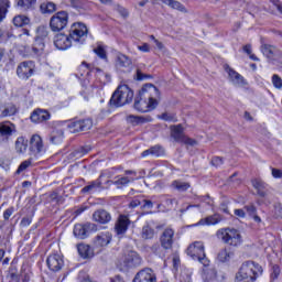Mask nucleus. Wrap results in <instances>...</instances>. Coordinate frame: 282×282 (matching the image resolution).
Instances as JSON below:
<instances>
[{
    "label": "nucleus",
    "mask_w": 282,
    "mask_h": 282,
    "mask_svg": "<svg viewBox=\"0 0 282 282\" xmlns=\"http://www.w3.org/2000/svg\"><path fill=\"white\" fill-rule=\"evenodd\" d=\"M72 41L83 45L87 41V26L83 23H74L70 26L69 34L57 33L54 36V45L57 50H69Z\"/></svg>",
    "instance_id": "f257e3e1"
},
{
    "label": "nucleus",
    "mask_w": 282,
    "mask_h": 282,
    "mask_svg": "<svg viewBox=\"0 0 282 282\" xmlns=\"http://www.w3.org/2000/svg\"><path fill=\"white\" fill-rule=\"evenodd\" d=\"M160 90L153 84L144 85L139 95L134 98V109L141 113H147V111H153L158 108L160 101Z\"/></svg>",
    "instance_id": "f03ea898"
},
{
    "label": "nucleus",
    "mask_w": 282,
    "mask_h": 282,
    "mask_svg": "<svg viewBox=\"0 0 282 282\" xmlns=\"http://www.w3.org/2000/svg\"><path fill=\"white\" fill-rule=\"evenodd\" d=\"M263 275V267L254 261H246L236 274L237 282H256Z\"/></svg>",
    "instance_id": "7ed1b4c3"
},
{
    "label": "nucleus",
    "mask_w": 282,
    "mask_h": 282,
    "mask_svg": "<svg viewBox=\"0 0 282 282\" xmlns=\"http://www.w3.org/2000/svg\"><path fill=\"white\" fill-rule=\"evenodd\" d=\"M132 101L133 90L127 85H119L109 100V106L118 109V107H124V105Z\"/></svg>",
    "instance_id": "20e7f679"
},
{
    "label": "nucleus",
    "mask_w": 282,
    "mask_h": 282,
    "mask_svg": "<svg viewBox=\"0 0 282 282\" xmlns=\"http://www.w3.org/2000/svg\"><path fill=\"white\" fill-rule=\"evenodd\" d=\"M188 257H192L194 261H199L202 265H210V260L206 258V251L204 249V242L195 241L193 245H189L187 248Z\"/></svg>",
    "instance_id": "39448f33"
},
{
    "label": "nucleus",
    "mask_w": 282,
    "mask_h": 282,
    "mask_svg": "<svg viewBox=\"0 0 282 282\" xmlns=\"http://www.w3.org/2000/svg\"><path fill=\"white\" fill-rule=\"evenodd\" d=\"M217 237L229 246H239L241 243V234L237 229H220L217 231Z\"/></svg>",
    "instance_id": "423d86ee"
},
{
    "label": "nucleus",
    "mask_w": 282,
    "mask_h": 282,
    "mask_svg": "<svg viewBox=\"0 0 282 282\" xmlns=\"http://www.w3.org/2000/svg\"><path fill=\"white\" fill-rule=\"evenodd\" d=\"M67 23H69V14L66 11H59L51 18L50 28L52 32H61L67 28Z\"/></svg>",
    "instance_id": "0eeeda50"
},
{
    "label": "nucleus",
    "mask_w": 282,
    "mask_h": 282,
    "mask_svg": "<svg viewBox=\"0 0 282 282\" xmlns=\"http://www.w3.org/2000/svg\"><path fill=\"white\" fill-rule=\"evenodd\" d=\"M98 230V226L94 223H85V224H76L74 226V236L77 239H87L90 232H96Z\"/></svg>",
    "instance_id": "6e6552de"
},
{
    "label": "nucleus",
    "mask_w": 282,
    "mask_h": 282,
    "mask_svg": "<svg viewBox=\"0 0 282 282\" xmlns=\"http://www.w3.org/2000/svg\"><path fill=\"white\" fill-rule=\"evenodd\" d=\"M171 137L175 140V142L188 144L189 147H195L197 143L195 140L184 135V127H182V124L171 126Z\"/></svg>",
    "instance_id": "1a4fd4ad"
},
{
    "label": "nucleus",
    "mask_w": 282,
    "mask_h": 282,
    "mask_svg": "<svg viewBox=\"0 0 282 282\" xmlns=\"http://www.w3.org/2000/svg\"><path fill=\"white\" fill-rule=\"evenodd\" d=\"M34 68L35 65L32 61H25L20 63L17 67L18 78H20L21 80H29L30 78H32V76H34Z\"/></svg>",
    "instance_id": "9d476101"
},
{
    "label": "nucleus",
    "mask_w": 282,
    "mask_h": 282,
    "mask_svg": "<svg viewBox=\"0 0 282 282\" xmlns=\"http://www.w3.org/2000/svg\"><path fill=\"white\" fill-rule=\"evenodd\" d=\"M129 226H131V219L127 215H119L115 223V234L118 239H122L127 231L129 230Z\"/></svg>",
    "instance_id": "9b49d317"
},
{
    "label": "nucleus",
    "mask_w": 282,
    "mask_h": 282,
    "mask_svg": "<svg viewBox=\"0 0 282 282\" xmlns=\"http://www.w3.org/2000/svg\"><path fill=\"white\" fill-rule=\"evenodd\" d=\"M29 151L34 158H39V155L45 153V144H43V138H41V135L33 134L31 137Z\"/></svg>",
    "instance_id": "f8f14e48"
},
{
    "label": "nucleus",
    "mask_w": 282,
    "mask_h": 282,
    "mask_svg": "<svg viewBox=\"0 0 282 282\" xmlns=\"http://www.w3.org/2000/svg\"><path fill=\"white\" fill-rule=\"evenodd\" d=\"M12 133H17V126L10 121L0 122V142H9Z\"/></svg>",
    "instance_id": "ddd939ff"
},
{
    "label": "nucleus",
    "mask_w": 282,
    "mask_h": 282,
    "mask_svg": "<svg viewBox=\"0 0 282 282\" xmlns=\"http://www.w3.org/2000/svg\"><path fill=\"white\" fill-rule=\"evenodd\" d=\"M123 263L127 268H138V265H142V258L138 252L128 250L124 251Z\"/></svg>",
    "instance_id": "4468645a"
},
{
    "label": "nucleus",
    "mask_w": 282,
    "mask_h": 282,
    "mask_svg": "<svg viewBox=\"0 0 282 282\" xmlns=\"http://www.w3.org/2000/svg\"><path fill=\"white\" fill-rule=\"evenodd\" d=\"M46 265L48 269H51L52 272H59V270H63V267L65 265L63 256L58 253L48 256L46 260Z\"/></svg>",
    "instance_id": "2eb2a0df"
},
{
    "label": "nucleus",
    "mask_w": 282,
    "mask_h": 282,
    "mask_svg": "<svg viewBox=\"0 0 282 282\" xmlns=\"http://www.w3.org/2000/svg\"><path fill=\"white\" fill-rule=\"evenodd\" d=\"M132 282H158V276L151 268H145L135 274Z\"/></svg>",
    "instance_id": "dca6fc26"
},
{
    "label": "nucleus",
    "mask_w": 282,
    "mask_h": 282,
    "mask_svg": "<svg viewBox=\"0 0 282 282\" xmlns=\"http://www.w3.org/2000/svg\"><path fill=\"white\" fill-rule=\"evenodd\" d=\"M173 237H175V231L173 229H164L160 237V243L164 250H171V248H173Z\"/></svg>",
    "instance_id": "f3484780"
},
{
    "label": "nucleus",
    "mask_w": 282,
    "mask_h": 282,
    "mask_svg": "<svg viewBox=\"0 0 282 282\" xmlns=\"http://www.w3.org/2000/svg\"><path fill=\"white\" fill-rule=\"evenodd\" d=\"M133 65V62L130 59L129 56L119 53L116 57V67L117 69H120L121 72H129Z\"/></svg>",
    "instance_id": "a211bd4d"
},
{
    "label": "nucleus",
    "mask_w": 282,
    "mask_h": 282,
    "mask_svg": "<svg viewBox=\"0 0 282 282\" xmlns=\"http://www.w3.org/2000/svg\"><path fill=\"white\" fill-rule=\"evenodd\" d=\"M111 239H113V235L109 231L100 232L94 239L95 248H105L111 243Z\"/></svg>",
    "instance_id": "6ab92c4d"
},
{
    "label": "nucleus",
    "mask_w": 282,
    "mask_h": 282,
    "mask_svg": "<svg viewBox=\"0 0 282 282\" xmlns=\"http://www.w3.org/2000/svg\"><path fill=\"white\" fill-rule=\"evenodd\" d=\"M224 68H225V72H227L228 77L232 83V85H237V86L246 85V79L243 78V76H241V74L237 73L235 69L228 66V64H226Z\"/></svg>",
    "instance_id": "aec40b11"
},
{
    "label": "nucleus",
    "mask_w": 282,
    "mask_h": 282,
    "mask_svg": "<svg viewBox=\"0 0 282 282\" xmlns=\"http://www.w3.org/2000/svg\"><path fill=\"white\" fill-rule=\"evenodd\" d=\"M131 182H135V177L133 176H116L113 181H107V184L111 186H116L117 188H124V186H129Z\"/></svg>",
    "instance_id": "412c9836"
},
{
    "label": "nucleus",
    "mask_w": 282,
    "mask_h": 282,
    "mask_svg": "<svg viewBox=\"0 0 282 282\" xmlns=\"http://www.w3.org/2000/svg\"><path fill=\"white\" fill-rule=\"evenodd\" d=\"M200 276L204 282L217 281V270L210 265H203Z\"/></svg>",
    "instance_id": "4be33fe9"
},
{
    "label": "nucleus",
    "mask_w": 282,
    "mask_h": 282,
    "mask_svg": "<svg viewBox=\"0 0 282 282\" xmlns=\"http://www.w3.org/2000/svg\"><path fill=\"white\" fill-rule=\"evenodd\" d=\"M93 219L97 224H109L111 221V214L105 209H97L93 214Z\"/></svg>",
    "instance_id": "5701e85b"
},
{
    "label": "nucleus",
    "mask_w": 282,
    "mask_h": 282,
    "mask_svg": "<svg viewBox=\"0 0 282 282\" xmlns=\"http://www.w3.org/2000/svg\"><path fill=\"white\" fill-rule=\"evenodd\" d=\"M47 120H50V112L47 110L37 109L31 115L32 122H47Z\"/></svg>",
    "instance_id": "b1692460"
},
{
    "label": "nucleus",
    "mask_w": 282,
    "mask_h": 282,
    "mask_svg": "<svg viewBox=\"0 0 282 282\" xmlns=\"http://www.w3.org/2000/svg\"><path fill=\"white\" fill-rule=\"evenodd\" d=\"M149 155H152V158H160L164 155V148L160 145H154L141 153V158H149Z\"/></svg>",
    "instance_id": "393cba45"
},
{
    "label": "nucleus",
    "mask_w": 282,
    "mask_h": 282,
    "mask_svg": "<svg viewBox=\"0 0 282 282\" xmlns=\"http://www.w3.org/2000/svg\"><path fill=\"white\" fill-rule=\"evenodd\" d=\"M252 186H253V188H256V191L260 197H265V195H268V184H265V182H263L259 178H254L252 181Z\"/></svg>",
    "instance_id": "a878e982"
},
{
    "label": "nucleus",
    "mask_w": 282,
    "mask_h": 282,
    "mask_svg": "<svg viewBox=\"0 0 282 282\" xmlns=\"http://www.w3.org/2000/svg\"><path fill=\"white\" fill-rule=\"evenodd\" d=\"M65 140V132L63 129H54L50 134L51 144H62Z\"/></svg>",
    "instance_id": "bb28decb"
},
{
    "label": "nucleus",
    "mask_w": 282,
    "mask_h": 282,
    "mask_svg": "<svg viewBox=\"0 0 282 282\" xmlns=\"http://www.w3.org/2000/svg\"><path fill=\"white\" fill-rule=\"evenodd\" d=\"M221 221V216L219 214H214L204 219H200L196 226H215Z\"/></svg>",
    "instance_id": "cd10ccee"
},
{
    "label": "nucleus",
    "mask_w": 282,
    "mask_h": 282,
    "mask_svg": "<svg viewBox=\"0 0 282 282\" xmlns=\"http://www.w3.org/2000/svg\"><path fill=\"white\" fill-rule=\"evenodd\" d=\"M77 252L79 257H82V259H90V257H94V251L91 250V247H89V245H77Z\"/></svg>",
    "instance_id": "c85d7f7f"
},
{
    "label": "nucleus",
    "mask_w": 282,
    "mask_h": 282,
    "mask_svg": "<svg viewBox=\"0 0 282 282\" xmlns=\"http://www.w3.org/2000/svg\"><path fill=\"white\" fill-rule=\"evenodd\" d=\"M171 188L177 191L178 193H186L191 188V183L184 182L182 180H175L171 183Z\"/></svg>",
    "instance_id": "c756f323"
},
{
    "label": "nucleus",
    "mask_w": 282,
    "mask_h": 282,
    "mask_svg": "<svg viewBox=\"0 0 282 282\" xmlns=\"http://www.w3.org/2000/svg\"><path fill=\"white\" fill-rule=\"evenodd\" d=\"M28 151V139L25 137H19L15 140V152L23 154Z\"/></svg>",
    "instance_id": "7c9ffc66"
},
{
    "label": "nucleus",
    "mask_w": 282,
    "mask_h": 282,
    "mask_svg": "<svg viewBox=\"0 0 282 282\" xmlns=\"http://www.w3.org/2000/svg\"><path fill=\"white\" fill-rule=\"evenodd\" d=\"M261 52H262L263 56H265L267 58H274V56L276 54V47H274L270 44H262Z\"/></svg>",
    "instance_id": "2f4dec72"
},
{
    "label": "nucleus",
    "mask_w": 282,
    "mask_h": 282,
    "mask_svg": "<svg viewBox=\"0 0 282 282\" xmlns=\"http://www.w3.org/2000/svg\"><path fill=\"white\" fill-rule=\"evenodd\" d=\"M100 186H102V181L99 178L88 183L87 186H85L84 188H82V193L87 194V193H91L93 191H96V188H100Z\"/></svg>",
    "instance_id": "473e14b6"
},
{
    "label": "nucleus",
    "mask_w": 282,
    "mask_h": 282,
    "mask_svg": "<svg viewBox=\"0 0 282 282\" xmlns=\"http://www.w3.org/2000/svg\"><path fill=\"white\" fill-rule=\"evenodd\" d=\"M40 10L42 14H52V12H56V4L54 2H43Z\"/></svg>",
    "instance_id": "72a5a7b5"
},
{
    "label": "nucleus",
    "mask_w": 282,
    "mask_h": 282,
    "mask_svg": "<svg viewBox=\"0 0 282 282\" xmlns=\"http://www.w3.org/2000/svg\"><path fill=\"white\" fill-rule=\"evenodd\" d=\"M33 52L36 56H41L45 52V42L42 39H36L33 44Z\"/></svg>",
    "instance_id": "f704fd0d"
},
{
    "label": "nucleus",
    "mask_w": 282,
    "mask_h": 282,
    "mask_svg": "<svg viewBox=\"0 0 282 282\" xmlns=\"http://www.w3.org/2000/svg\"><path fill=\"white\" fill-rule=\"evenodd\" d=\"M162 3H165V6H169L173 10H178L180 12H184L185 8L182 2L177 0H161Z\"/></svg>",
    "instance_id": "c9c22d12"
},
{
    "label": "nucleus",
    "mask_w": 282,
    "mask_h": 282,
    "mask_svg": "<svg viewBox=\"0 0 282 282\" xmlns=\"http://www.w3.org/2000/svg\"><path fill=\"white\" fill-rule=\"evenodd\" d=\"M127 122H129L130 124H133V127H138V124H144V122H147V119L140 116L129 115L127 117Z\"/></svg>",
    "instance_id": "e433bc0d"
},
{
    "label": "nucleus",
    "mask_w": 282,
    "mask_h": 282,
    "mask_svg": "<svg viewBox=\"0 0 282 282\" xmlns=\"http://www.w3.org/2000/svg\"><path fill=\"white\" fill-rule=\"evenodd\" d=\"M10 8V0H0V23L3 22Z\"/></svg>",
    "instance_id": "4c0bfd02"
},
{
    "label": "nucleus",
    "mask_w": 282,
    "mask_h": 282,
    "mask_svg": "<svg viewBox=\"0 0 282 282\" xmlns=\"http://www.w3.org/2000/svg\"><path fill=\"white\" fill-rule=\"evenodd\" d=\"M30 23V18L25 15H17L13 18V25L15 28H23V25H28Z\"/></svg>",
    "instance_id": "58836bf2"
},
{
    "label": "nucleus",
    "mask_w": 282,
    "mask_h": 282,
    "mask_svg": "<svg viewBox=\"0 0 282 282\" xmlns=\"http://www.w3.org/2000/svg\"><path fill=\"white\" fill-rule=\"evenodd\" d=\"M151 252H153V254H156V257H160L161 259H164V257H166V249H163L160 243L152 245Z\"/></svg>",
    "instance_id": "ea45409f"
},
{
    "label": "nucleus",
    "mask_w": 282,
    "mask_h": 282,
    "mask_svg": "<svg viewBox=\"0 0 282 282\" xmlns=\"http://www.w3.org/2000/svg\"><path fill=\"white\" fill-rule=\"evenodd\" d=\"M154 235H155V231L153 230V228H151V226L145 225L142 227V231H141L142 239H153Z\"/></svg>",
    "instance_id": "a19ab883"
},
{
    "label": "nucleus",
    "mask_w": 282,
    "mask_h": 282,
    "mask_svg": "<svg viewBox=\"0 0 282 282\" xmlns=\"http://www.w3.org/2000/svg\"><path fill=\"white\" fill-rule=\"evenodd\" d=\"M36 3V0H19L17 6L20 10H30Z\"/></svg>",
    "instance_id": "79ce46f5"
},
{
    "label": "nucleus",
    "mask_w": 282,
    "mask_h": 282,
    "mask_svg": "<svg viewBox=\"0 0 282 282\" xmlns=\"http://www.w3.org/2000/svg\"><path fill=\"white\" fill-rule=\"evenodd\" d=\"M70 8L75 10H85L87 8V0H70Z\"/></svg>",
    "instance_id": "37998d69"
},
{
    "label": "nucleus",
    "mask_w": 282,
    "mask_h": 282,
    "mask_svg": "<svg viewBox=\"0 0 282 282\" xmlns=\"http://www.w3.org/2000/svg\"><path fill=\"white\" fill-rule=\"evenodd\" d=\"M19 111L17 109V106L14 104H8L2 111V116L8 117V116H14Z\"/></svg>",
    "instance_id": "c03bdc74"
},
{
    "label": "nucleus",
    "mask_w": 282,
    "mask_h": 282,
    "mask_svg": "<svg viewBox=\"0 0 282 282\" xmlns=\"http://www.w3.org/2000/svg\"><path fill=\"white\" fill-rule=\"evenodd\" d=\"M230 257H232V252L228 251V249H223L218 253V260L223 263H226V261H230Z\"/></svg>",
    "instance_id": "a18cd8bd"
},
{
    "label": "nucleus",
    "mask_w": 282,
    "mask_h": 282,
    "mask_svg": "<svg viewBox=\"0 0 282 282\" xmlns=\"http://www.w3.org/2000/svg\"><path fill=\"white\" fill-rule=\"evenodd\" d=\"M272 85L275 89H282V78L278 74L272 75Z\"/></svg>",
    "instance_id": "49530a36"
},
{
    "label": "nucleus",
    "mask_w": 282,
    "mask_h": 282,
    "mask_svg": "<svg viewBox=\"0 0 282 282\" xmlns=\"http://www.w3.org/2000/svg\"><path fill=\"white\" fill-rule=\"evenodd\" d=\"M79 122L82 124V131H89V129L94 127V121H91V119H83L79 120Z\"/></svg>",
    "instance_id": "de8ad7c7"
},
{
    "label": "nucleus",
    "mask_w": 282,
    "mask_h": 282,
    "mask_svg": "<svg viewBox=\"0 0 282 282\" xmlns=\"http://www.w3.org/2000/svg\"><path fill=\"white\" fill-rule=\"evenodd\" d=\"M160 118L165 122H177V117H175L173 113L163 112Z\"/></svg>",
    "instance_id": "09e8293b"
},
{
    "label": "nucleus",
    "mask_w": 282,
    "mask_h": 282,
    "mask_svg": "<svg viewBox=\"0 0 282 282\" xmlns=\"http://www.w3.org/2000/svg\"><path fill=\"white\" fill-rule=\"evenodd\" d=\"M30 166H32V159H29V160H25L23 161L18 170H17V173H23V171H26L28 169H30Z\"/></svg>",
    "instance_id": "8fccbe9b"
},
{
    "label": "nucleus",
    "mask_w": 282,
    "mask_h": 282,
    "mask_svg": "<svg viewBox=\"0 0 282 282\" xmlns=\"http://www.w3.org/2000/svg\"><path fill=\"white\" fill-rule=\"evenodd\" d=\"M95 54L99 57L102 58V61H107V51L102 46H97L94 48Z\"/></svg>",
    "instance_id": "3c124183"
},
{
    "label": "nucleus",
    "mask_w": 282,
    "mask_h": 282,
    "mask_svg": "<svg viewBox=\"0 0 282 282\" xmlns=\"http://www.w3.org/2000/svg\"><path fill=\"white\" fill-rule=\"evenodd\" d=\"M69 129H72V133H78L80 131H83V126L80 123V120L79 121H74L69 124Z\"/></svg>",
    "instance_id": "603ef678"
},
{
    "label": "nucleus",
    "mask_w": 282,
    "mask_h": 282,
    "mask_svg": "<svg viewBox=\"0 0 282 282\" xmlns=\"http://www.w3.org/2000/svg\"><path fill=\"white\" fill-rule=\"evenodd\" d=\"M112 8H113V10L119 12V14H121L124 19H127V17H129V11H127L124 9V7L115 3V4H112Z\"/></svg>",
    "instance_id": "864d4df0"
},
{
    "label": "nucleus",
    "mask_w": 282,
    "mask_h": 282,
    "mask_svg": "<svg viewBox=\"0 0 282 282\" xmlns=\"http://www.w3.org/2000/svg\"><path fill=\"white\" fill-rule=\"evenodd\" d=\"M279 274H281V267L274 264L271 271V281H276V279H279Z\"/></svg>",
    "instance_id": "5fc2aeb1"
},
{
    "label": "nucleus",
    "mask_w": 282,
    "mask_h": 282,
    "mask_svg": "<svg viewBox=\"0 0 282 282\" xmlns=\"http://www.w3.org/2000/svg\"><path fill=\"white\" fill-rule=\"evenodd\" d=\"M50 34L46 26H39L37 28V39H46V36Z\"/></svg>",
    "instance_id": "6e6d98bb"
},
{
    "label": "nucleus",
    "mask_w": 282,
    "mask_h": 282,
    "mask_svg": "<svg viewBox=\"0 0 282 282\" xmlns=\"http://www.w3.org/2000/svg\"><path fill=\"white\" fill-rule=\"evenodd\" d=\"M180 281L181 282H191L192 281L191 272L183 270L180 275Z\"/></svg>",
    "instance_id": "4d7b16f0"
},
{
    "label": "nucleus",
    "mask_w": 282,
    "mask_h": 282,
    "mask_svg": "<svg viewBox=\"0 0 282 282\" xmlns=\"http://www.w3.org/2000/svg\"><path fill=\"white\" fill-rule=\"evenodd\" d=\"M11 36H12V33L6 32V30L0 28V43H3L6 39H11Z\"/></svg>",
    "instance_id": "13d9d810"
},
{
    "label": "nucleus",
    "mask_w": 282,
    "mask_h": 282,
    "mask_svg": "<svg viewBox=\"0 0 282 282\" xmlns=\"http://www.w3.org/2000/svg\"><path fill=\"white\" fill-rule=\"evenodd\" d=\"M141 208L151 210V208H153V202L149 200V199H142L141 200Z\"/></svg>",
    "instance_id": "bf43d9fd"
},
{
    "label": "nucleus",
    "mask_w": 282,
    "mask_h": 282,
    "mask_svg": "<svg viewBox=\"0 0 282 282\" xmlns=\"http://www.w3.org/2000/svg\"><path fill=\"white\" fill-rule=\"evenodd\" d=\"M243 208H245L246 213H248V215L250 217H252L253 215L257 214V207H254V205H247Z\"/></svg>",
    "instance_id": "052dcab7"
},
{
    "label": "nucleus",
    "mask_w": 282,
    "mask_h": 282,
    "mask_svg": "<svg viewBox=\"0 0 282 282\" xmlns=\"http://www.w3.org/2000/svg\"><path fill=\"white\" fill-rule=\"evenodd\" d=\"M12 215H14V207H9L3 213V219L6 221H8V219H10V217H12Z\"/></svg>",
    "instance_id": "680f3d73"
},
{
    "label": "nucleus",
    "mask_w": 282,
    "mask_h": 282,
    "mask_svg": "<svg viewBox=\"0 0 282 282\" xmlns=\"http://www.w3.org/2000/svg\"><path fill=\"white\" fill-rule=\"evenodd\" d=\"M90 150H91L90 148L82 147V148H79V149H77V150L75 151V155H78V154H79L80 156L87 155V153H89Z\"/></svg>",
    "instance_id": "e2e57ef3"
},
{
    "label": "nucleus",
    "mask_w": 282,
    "mask_h": 282,
    "mask_svg": "<svg viewBox=\"0 0 282 282\" xmlns=\"http://www.w3.org/2000/svg\"><path fill=\"white\" fill-rule=\"evenodd\" d=\"M212 164L213 166H221L224 164V159L223 158H219V156H215L212 159Z\"/></svg>",
    "instance_id": "0e129e2a"
},
{
    "label": "nucleus",
    "mask_w": 282,
    "mask_h": 282,
    "mask_svg": "<svg viewBox=\"0 0 282 282\" xmlns=\"http://www.w3.org/2000/svg\"><path fill=\"white\" fill-rule=\"evenodd\" d=\"M30 224H32V216L23 217V218L21 219V223H20V225H21L23 228L30 226Z\"/></svg>",
    "instance_id": "69168bd1"
},
{
    "label": "nucleus",
    "mask_w": 282,
    "mask_h": 282,
    "mask_svg": "<svg viewBox=\"0 0 282 282\" xmlns=\"http://www.w3.org/2000/svg\"><path fill=\"white\" fill-rule=\"evenodd\" d=\"M138 206H142V200L134 198L131 203H130V208H138Z\"/></svg>",
    "instance_id": "338daca9"
},
{
    "label": "nucleus",
    "mask_w": 282,
    "mask_h": 282,
    "mask_svg": "<svg viewBox=\"0 0 282 282\" xmlns=\"http://www.w3.org/2000/svg\"><path fill=\"white\" fill-rule=\"evenodd\" d=\"M272 175L273 177H275L276 180H280V177H282V172L279 169H272Z\"/></svg>",
    "instance_id": "774afa93"
}]
</instances>
